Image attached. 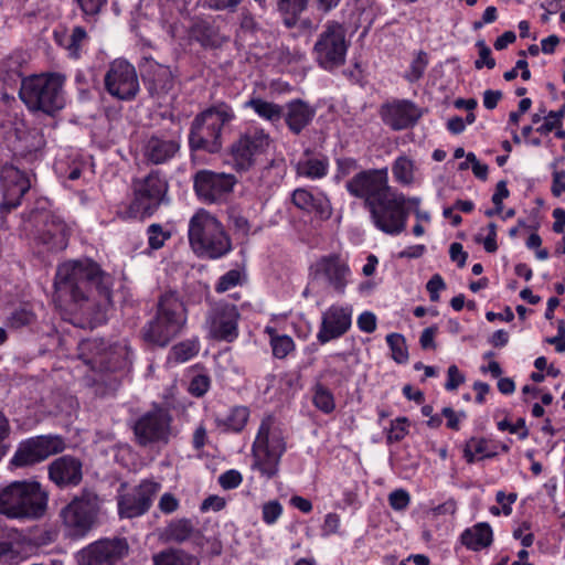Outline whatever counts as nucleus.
Wrapping results in <instances>:
<instances>
[{"label": "nucleus", "mask_w": 565, "mask_h": 565, "mask_svg": "<svg viewBox=\"0 0 565 565\" xmlns=\"http://www.w3.org/2000/svg\"><path fill=\"white\" fill-rule=\"evenodd\" d=\"M113 278L90 259L70 260L56 270L54 301L68 313H81L89 324L105 321L111 305Z\"/></svg>", "instance_id": "nucleus-1"}, {"label": "nucleus", "mask_w": 565, "mask_h": 565, "mask_svg": "<svg viewBox=\"0 0 565 565\" xmlns=\"http://www.w3.org/2000/svg\"><path fill=\"white\" fill-rule=\"evenodd\" d=\"M49 504V492L36 480L13 481L0 489V514L9 519L39 520Z\"/></svg>", "instance_id": "nucleus-2"}, {"label": "nucleus", "mask_w": 565, "mask_h": 565, "mask_svg": "<svg viewBox=\"0 0 565 565\" xmlns=\"http://www.w3.org/2000/svg\"><path fill=\"white\" fill-rule=\"evenodd\" d=\"M286 448V438L280 425L274 416H266L253 443V467L267 479L274 478L278 475L280 459Z\"/></svg>", "instance_id": "nucleus-3"}, {"label": "nucleus", "mask_w": 565, "mask_h": 565, "mask_svg": "<svg viewBox=\"0 0 565 565\" xmlns=\"http://www.w3.org/2000/svg\"><path fill=\"white\" fill-rule=\"evenodd\" d=\"M188 234L192 249L202 257L216 259L232 248L223 225L205 210H199L190 218Z\"/></svg>", "instance_id": "nucleus-4"}, {"label": "nucleus", "mask_w": 565, "mask_h": 565, "mask_svg": "<svg viewBox=\"0 0 565 565\" xmlns=\"http://www.w3.org/2000/svg\"><path fill=\"white\" fill-rule=\"evenodd\" d=\"M233 108L225 103H217L194 118L189 136L192 149L217 152L222 147V131L235 119Z\"/></svg>", "instance_id": "nucleus-5"}, {"label": "nucleus", "mask_w": 565, "mask_h": 565, "mask_svg": "<svg viewBox=\"0 0 565 565\" xmlns=\"http://www.w3.org/2000/svg\"><path fill=\"white\" fill-rule=\"evenodd\" d=\"M64 76L42 74L22 82L20 97L31 110L53 114L64 107Z\"/></svg>", "instance_id": "nucleus-6"}, {"label": "nucleus", "mask_w": 565, "mask_h": 565, "mask_svg": "<svg viewBox=\"0 0 565 565\" xmlns=\"http://www.w3.org/2000/svg\"><path fill=\"white\" fill-rule=\"evenodd\" d=\"M185 321L183 302L173 294L164 295L160 299L156 319L143 330V340L162 348L180 332Z\"/></svg>", "instance_id": "nucleus-7"}, {"label": "nucleus", "mask_w": 565, "mask_h": 565, "mask_svg": "<svg viewBox=\"0 0 565 565\" xmlns=\"http://www.w3.org/2000/svg\"><path fill=\"white\" fill-rule=\"evenodd\" d=\"M99 510L100 499L97 493L83 489L60 512L65 535L70 539L84 537L96 524Z\"/></svg>", "instance_id": "nucleus-8"}, {"label": "nucleus", "mask_w": 565, "mask_h": 565, "mask_svg": "<svg viewBox=\"0 0 565 565\" xmlns=\"http://www.w3.org/2000/svg\"><path fill=\"white\" fill-rule=\"evenodd\" d=\"M367 211L372 224L387 235L396 236L406 228L408 210L405 209V195L397 190L391 191Z\"/></svg>", "instance_id": "nucleus-9"}, {"label": "nucleus", "mask_w": 565, "mask_h": 565, "mask_svg": "<svg viewBox=\"0 0 565 565\" xmlns=\"http://www.w3.org/2000/svg\"><path fill=\"white\" fill-rule=\"evenodd\" d=\"M349 42L344 26L335 21L326 23L313 46L317 63L324 70H334L345 62Z\"/></svg>", "instance_id": "nucleus-10"}, {"label": "nucleus", "mask_w": 565, "mask_h": 565, "mask_svg": "<svg viewBox=\"0 0 565 565\" xmlns=\"http://www.w3.org/2000/svg\"><path fill=\"white\" fill-rule=\"evenodd\" d=\"M134 434L142 447L167 445L173 436L172 415L169 409L154 405L135 422Z\"/></svg>", "instance_id": "nucleus-11"}, {"label": "nucleus", "mask_w": 565, "mask_h": 565, "mask_svg": "<svg viewBox=\"0 0 565 565\" xmlns=\"http://www.w3.org/2000/svg\"><path fill=\"white\" fill-rule=\"evenodd\" d=\"M350 195L361 199L366 210L394 189L388 184L387 169H369L356 172L347 183Z\"/></svg>", "instance_id": "nucleus-12"}, {"label": "nucleus", "mask_w": 565, "mask_h": 565, "mask_svg": "<svg viewBox=\"0 0 565 565\" xmlns=\"http://www.w3.org/2000/svg\"><path fill=\"white\" fill-rule=\"evenodd\" d=\"M271 138L263 128L252 127L232 145L231 156L236 170L252 168L270 148Z\"/></svg>", "instance_id": "nucleus-13"}, {"label": "nucleus", "mask_w": 565, "mask_h": 565, "mask_svg": "<svg viewBox=\"0 0 565 565\" xmlns=\"http://www.w3.org/2000/svg\"><path fill=\"white\" fill-rule=\"evenodd\" d=\"M168 183L159 172H151L134 182V201L130 212L135 217L150 215L161 204Z\"/></svg>", "instance_id": "nucleus-14"}, {"label": "nucleus", "mask_w": 565, "mask_h": 565, "mask_svg": "<svg viewBox=\"0 0 565 565\" xmlns=\"http://www.w3.org/2000/svg\"><path fill=\"white\" fill-rule=\"evenodd\" d=\"M65 448V440L58 435L32 437L20 443L10 463L15 468L32 466L61 454Z\"/></svg>", "instance_id": "nucleus-15"}, {"label": "nucleus", "mask_w": 565, "mask_h": 565, "mask_svg": "<svg viewBox=\"0 0 565 565\" xmlns=\"http://www.w3.org/2000/svg\"><path fill=\"white\" fill-rule=\"evenodd\" d=\"M312 280L322 281L338 295H344L352 271L348 260L338 254L324 255L310 266Z\"/></svg>", "instance_id": "nucleus-16"}, {"label": "nucleus", "mask_w": 565, "mask_h": 565, "mask_svg": "<svg viewBox=\"0 0 565 565\" xmlns=\"http://www.w3.org/2000/svg\"><path fill=\"white\" fill-rule=\"evenodd\" d=\"M129 544L124 537L102 539L82 548L78 565H116L128 555Z\"/></svg>", "instance_id": "nucleus-17"}, {"label": "nucleus", "mask_w": 565, "mask_h": 565, "mask_svg": "<svg viewBox=\"0 0 565 565\" xmlns=\"http://www.w3.org/2000/svg\"><path fill=\"white\" fill-rule=\"evenodd\" d=\"M161 489L153 480H142L138 486L117 497L118 514L122 519H134L146 514Z\"/></svg>", "instance_id": "nucleus-18"}, {"label": "nucleus", "mask_w": 565, "mask_h": 565, "mask_svg": "<svg viewBox=\"0 0 565 565\" xmlns=\"http://www.w3.org/2000/svg\"><path fill=\"white\" fill-rule=\"evenodd\" d=\"M29 222L36 226L35 237L47 245L50 249L61 250L67 246L72 226L60 215L43 211L35 212L32 213Z\"/></svg>", "instance_id": "nucleus-19"}, {"label": "nucleus", "mask_w": 565, "mask_h": 565, "mask_svg": "<svg viewBox=\"0 0 565 565\" xmlns=\"http://www.w3.org/2000/svg\"><path fill=\"white\" fill-rule=\"evenodd\" d=\"M107 92L118 99H130L139 90L135 67L125 60H115L105 75Z\"/></svg>", "instance_id": "nucleus-20"}, {"label": "nucleus", "mask_w": 565, "mask_h": 565, "mask_svg": "<svg viewBox=\"0 0 565 565\" xmlns=\"http://www.w3.org/2000/svg\"><path fill=\"white\" fill-rule=\"evenodd\" d=\"M239 312L230 303H217L209 312L206 319L207 334L216 340L234 341L238 335Z\"/></svg>", "instance_id": "nucleus-21"}, {"label": "nucleus", "mask_w": 565, "mask_h": 565, "mask_svg": "<svg viewBox=\"0 0 565 565\" xmlns=\"http://www.w3.org/2000/svg\"><path fill=\"white\" fill-rule=\"evenodd\" d=\"M180 145L179 130L159 131L145 139L141 153L146 161L153 164H163L178 154Z\"/></svg>", "instance_id": "nucleus-22"}, {"label": "nucleus", "mask_w": 565, "mask_h": 565, "mask_svg": "<svg viewBox=\"0 0 565 565\" xmlns=\"http://www.w3.org/2000/svg\"><path fill=\"white\" fill-rule=\"evenodd\" d=\"M234 184L235 178L226 173L202 170L194 177L195 193L205 203L223 201L232 192Z\"/></svg>", "instance_id": "nucleus-23"}, {"label": "nucleus", "mask_w": 565, "mask_h": 565, "mask_svg": "<svg viewBox=\"0 0 565 565\" xmlns=\"http://www.w3.org/2000/svg\"><path fill=\"white\" fill-rule=\"evenodd\" d=\"M30 188L31 181L24 172L12 164H4L0 170V209L17 207Z\"/></svg>", "instance_id": "nucleus-24"}, {"label": "nucleus", "mask_w": 565, "mask_h": 565, "mask_svg": "<svg viewBox=\"0 0 565 565\" xmlns=\"http://www.w3.org/2000/svg\"><path fill=\"white\" fill-rule=\"evenodd\" d=\"M352 323V307L350 305H332L322 316L321 329L318 332L320 342L326 343L345 333Z\"/></svg>", "instance_id": "nucleus-25"}, {"label": "nucleus", "mask_w": 565, "mask_h": 565, "mask_svg": "<svg viewBox=\"0 0 565 565\" xmlns=\"http://www.w3.org/2000/svg\"><path fill=\"white\" fill-rule=\"evenodd\" d=\"M49 479L58 488L76 487L83 479L82 461L65 455L54 459L47 467Z\"/></svg>", "instance_id": "nucleus-26"}, {"label": "nucleus", "mask_w": 565, "mask_h": 565, "mask_svg": "<svg viewBox=\"0 0 565 565\" xmlns=\"http://www.w3.org/2000/svg\"><path fill=\"white\" fill-rule=\"evenodd\" d=\"M291 200L298 209L313 213L320 218H329L331 216V203L323 192H313L305 188H299L292 192Z\"/></svg>", "instance_id": "nucleus-27"}, {"label": "nucleus", "mask_w": 565, "mask_h": 565, "mask_svg": "<svg viewBox=\"0 0 565 565\" xmlns=\"http://www.w3.org/2000/svg\"><path fill=\"white\" fill-rule=\"evenodd\" d=\"M392 174L396 183L402 186H417L423 182L420 164L414 156L401 152L392 162Z\"/></svg>", "instance_id": "nucleus-28"}, {"label": "nucleus", "mask_w": 565, "mask_h": 565, "mask_svg": "<svg viewBox=\"0 0 565 565\" xmlns=\"http://www.w3.org/2000/svg\"><path fill=\"white\" fill-rule=\"evenodd\" d=\"M418 117L417 108L406 100L388 104L382 109L383 121L394 130L408 128L416 122Z\"/></svg>", "instance_id": "nucleus-29"}, {"label": "nucleus", "mask_w": 565, "mask_h": 565, "mask_svg": "<svg viewBox=\"0 0 565 565\" xmlns=\"http://www.w3.org/2000/svg\"><path fill=\"white\" fill-rule=\"evenodd\" d=\"M162 537L167 542L178 544L186 541L192 542L196 546H202V532L193 524L192 520L182 518L172 520L163 530Z\"/></svg>", "instance_id": "nucleus-30"}, {"label": "nucleus", "mask_w": 565, "mask_h": 565, "mask_svg": "<svg viewBox=\"0 0 565 565\" xmlns=\"http://www.w3.org/2000/svg\"><path fill=\"white\" fill-rule=\"evenodd\" d=\"M286 109L284 117L288 128L294 134H300L310 124L316 114L313 107L300 99L289 102Z\"/></svg>", "instance_id": "nucleus-31"}, {"label": "nucleus", "mask_w": 565, "mask_h": 565, "mask_svg": "<svg viewBox=\"0 0 565 565\" xmlns=\"http://www.w3.org/2000/svg\"><path fill=\"white\" fill-rule=\"evenodd\" d=\"M57 45L63 47L71 58H79L82 49L87 42V33L84 28L75 26L71 34L65 30H55L53 33Z\"/></svg>", "instance_id": "nucleus-32"}, {"label": "nucleus", "mask_w": 565, "mask_h": 565, "mask_svg": "<svg viewBox=\"0 0 565 565\" xmlns=\"http://www.w3.org/2000/svg\"><path fill=\"white\" fill-rule=\"evenodd\" d=\"M492 529L486 522L478 523L461 534L462 544L472 551L486 548L492 544Z\"/></svg>", "instance_id": "nucleus-33"}, {"label": "nucleus", "mask_w": 565, "mask_h": 565, "mask_svg": "<svg viewBox=\"0 0 565 565\" xmlns=\"http://www.w3.org/2000/svg\"><path fill=\"white\" fill-rule=\"evenodd\" d=\"M329 171V160L324 156H308L296 164L297 175L310 180L324 178Z\"/></svg>", "instance_id": "nucleus-34"}, {"label": "nucleus", "mask_w": 565, "mask_h": 565, "mask_svg": "<svg viewBox=\"0 0 565 565\" xmlns=\"http://www.w3.org/2000/svg\"><path fill=\"white\" fill-rule=\"evenodd\" d=\"M245 108H250L264 120L271 124L279 122L284 117V107L259 97H253L244 103Z\"/></svg>", "instance_id": "nucleus-35"}, {"label": "nucleus", "mask_w": 565, "mask_h": 565, "mask_svg": "<svg viewBox=\"0 0 565 565\" xmlns=\"http://www.w3.org/2000/svg\"><path fill=\"white\" fill-rule=\"evenodd\" d=\"M154 565H199L198 559L182 550L169 548L153 555Z\"/></svg>", "instance_id": "nucleus-36"}, {"label": "nucleus", "mask_w": 565, "mask_h": 565, "mask_svg": "<svg viewBox=\"0 0 565 565\" xmlns=\"http://www.w3.org/2000/svg\"><path fill=\"white\" fill-rule=\"evenodd\" d=\"M249 417V409L246 406H235L231 408L224 418H217V425L225 427L226 430L238 433L243 430Z\"/></svg>", "instance_id": "nucleus-37"}, {"label": "nucleus", "mask_w": 565, "mask_h": 565, "mask_svg": "<svg viewBox=\"0 0 565 565\" xmlns=\"http://www.w3.org/2000/svg\"><path fill=\"white\" fill-rule=\"evenodd\" d=\"M84 363L94 372L105 374L115 372L122 364V360L118 355H89Z\"/></svg>", "instance_id": "nucleus-38"}, {"label": "nucleus", "mask_w": 565, "mask_h": 565, "mask_svg": "<svg viewBox=\"0 0 565 565\" xmlns=\"http://www.w3.org/2000/svg\"><path fill=\"white\" fill-rule=\"evenodd\" d=\"M312 392V403L319 411L324 414H330L335 409L333 393L328 387L321 383H317Z\"/></svg>", "instance_id": "nucleus-39"}, {"label": "nucleus", "mask_w": 565, "mask_h": 565, "mask_svg": "<svg viewBox=\"0 0 565 565\" xmlns=\"http://www.w3.org/2000/svg\"><path fill=\"white\" fill-rule=\"evenodd\" d=\"M494 454L488 452V441L484 438H470L463 448V456L467 462L472 463L476 460L477 456L482 458H490Z\"/></svg>", "instance_id": "nucleus-40"}, {"label": "nucleus", "mask_w": 565, "mask_h": 565, "mask_svg": "<svg viewBox=\"0 0 565 565\" xmlns=\"http://www.w3.org/2000/svg\"><path fill=\"white\" fill-rule=\"evenodd\" d=\"M82 353H117L118 351L127 350L126 345L118 347V344H110L103 339L84 340L78 344Z\"/></svg>", "instance_id": "nucleus-41"}, {"label": "nucleus", "mask_w": 565, "mask_h": 565, "mask_svg": "<svg viewBox=\"0 0 565 565\" xmlns=\"http://www.w3.org/2000/svg\"><path fill=\"white\" fill-rule=\"evenodd\" d=\"M246 279L245 273L239 269H231L218 278L215 285V291L218 294L226 292L237 286L244 284Z\"/></svg>", "instance_id": "nucleus-42"}, {"label": "nucleus", "mask_w": 565, "mask_h": 565, "mask_svg": "<svg viewBox=\"0 0 565 565\" xmlns=\"http://www.w3.org/2000/svg\"><path fill=\"white\" fill-rule=\"evenodd\" d=\"M34 321L35 315L26 305L14 309L7 318L8 326L14 329L31 326Z\"/></svg>", "instance_id": "nucleus-43"}, {"label": "nucleus", "mask_w": 565, "mask_h": 565, "mask_svg": "<svg viewBox=\"0 0 565 565\" xmlns=\"http://www.w3.org/2000/svg\"><path fill=\"white\" fill-rule=\"evenodd\" d=\"M265 331L269 334L273 353H290L294 351L295 344L290 337L276 334L274 329L269 327Z\"/></svg>", "instance_id": "nucleus-44"}, {"label": "nucleus", "mask_w": 565, "mask_h": 565, "mask_svg": "<svg viewBox=\"0 0 565 565\" xmlns=\"http://www.w3.org/2000/svg\"><path fill=\"white\" fill-rule=\"evenodd\" d=\"M148 243L152 249L161 248L166 241L170 238L171 233L159 224H152L148 227Z\"/></svg>", "instance_id": "nucleus-45"}, {"label": "nucleus", "mask_w": 565, "mask_h": 565, "mask_svg": "<svg viewBox=\"0 0 565 565\" xmlns=\"http://www.w3.org/2000/svg\"><path fill=\"white\" fill-rule=\"evenodd\" d=\"M408 434V419L399 417L392 422L391 428L387 434L388 443H397L405 438Z\"/></svg>", "instance_id": "nucleus-46"}, {"label": "nucleus", "mask_w": 565, "mask_h": 565, "mask_svg": "<svg viewBox=\"0 0 565 565\" xmlns=\"http://www.w3.org/2000/svg\"><path fill=\"white\" fill-rule=\"evenodd\" d=\"M427 63V55L423 52L418 53L417 56L413 60L409 71L406 73V78L409 82L418 81L423 76Z\"/></svg>", "instance_id": "nucleus-47"}, {"label": "nucleus", "mask_w": 565, "mask_h": 565, "mask_svg": "<svg viewBox=\"0 0 565 565\" xmlns=\"http://www.w3.org/2000/svg\"><path fill=\"white\" fill-rule=\"evenodd\" d=\"M282 507L277 500L266 502L262 509L263 521L266 524H274L280 518Z\"/></svg>", "instance_id": "nucleus-48"}, {"label": "nucleus", "mask_w": 565, "mask_h": 565, "mask_svg": "<svg viewBox=\"0 0 565 565\" xmlns=\"http://www.w3.org/2000/svg\"><path fill=\"white\" fill-rule=\"evenodd\" d=\"M498 428L502 431L509 430L511 434H518L521 440L529 437V429L525 425L524 418H519L515 424H511L507 419H503L498 423Z\"/></svg>", "instance_id": "nucleus-49"}, {"label": "nucleus", "mask_w": 565, "mask_h": 565, "mask_svg": "<svg viewBox=\"0 0 565 565\" xmlns=\"http://www.w3.org/2000/svg\"><path fill=\"white\" fill-rule=\"evenodd\" d=\"M563 111H550L545 118L544 122L536 128V131L546 135L552 130L559 128L562 126Z\"/></svg>", "instance_id": "nucleus-50"}, {"label": "nucleus", "mask_w": 565, "mask_h": 565, "mask_svg": "<svg viewBox=\"0 0 565 565\" xmlns=\"http://www.w3.org/2000/svg\"><path fill=\"white\" fill-rule=\"evenodd\" d=\"M0 134L9 148L13 151H20V147L17 143L22 139V131L18 126L11 129L7 128L6 125H2Z\"/></svg>", "instance_id": "nucleus-51"}, {"label": "nucleus", "mask_w": 565, "mask_h": 565, "mask_svg": "<svg viewBox=\"0 0 565 565\" xmlns=\"http://www.w3.org/2000/svg\"><path fill=\"white\" fill-rule=\"evenodd\" d=\"M388 502L392 509L396 511H403L408 507L411 502V497L407 491L398 489L390 493Z\"/></svg>", "instance_id": "nucleus-52"}, {"label": "nucleus", "mask_w": 565, "mask_h": 565, "mask_svg": "<svg viewBox=\"0 0 565 565\" xmlns=\"http://www.w3.org/2000/svg\"><path fill=\"white\" fill-rule=\"evenodd\" d=\"M243 481L241 472L237 470H227L218 477L220 486L225 490L237 488Z\"/></svg>", "instance_id": "nucleus-53"}, {"label": "nucleus", "mask_w": 565, "mask_h": 565, "mask_svg": "<svg viewBox=\"0 0 565 565\" xmlns=\"http://www.w3.org/2000/svg\"><path fill=\"white\" fill-rule=\"evenodd\" d=\"M359 168L358 161L353 158H340L337 160L335 179L340 180L348 177L350 173L356 171Z\"/></svg>", "instance_id": "nucleus-54"}, {"label": "nucleus", "mask_w": 565, "mask_h": 565, "mask_svg": "<svg viewBox=\"0 0 565 565\" xmlns=\"http://www.w3.org/2000/svg\"><path fill=\"white\" fill-rule=\"evenodd\" d=\"M210 388V379L206 375H195L189 385V392L196 397L203 396Z\"/></svg>", "instance_id": "nucleus-55"}, {"label": "nucleus", "mask_w": 565, "mask_h": 565, "mask_svg": "<svg viewBox=\"0 0 565 565\" xmlns=\"http://www.w3.org/2000/svg\"><path fill=\"white\" fill-rule=\"evenodd\" d=\"M486 231H487V235L483 238L478 237L477 242L482 243L483 248L488 253H494L498 249V244H497V225L494 223H490L487 226Z\"/></svg>", "instance_id": "nucleus-56"}, {"label": "nucleus", "mask_w": 565, "mask_h": 565, "mask_svg": "<svg viewBox=\"0 0 565 565\" xmlns=\"http://www.w3.org/2000/svg\"><path fill=\"white\" fill-rule=\"evenodd\" d=\"M179 500L174 494L170 492H166L161 495L158 508L164 514H171L179 509Z\"/></svg>", "instance_id": "nucleus-57"}, {"label": "nucleus", "mask_w": 565, "mask_h": 565, "mask_svg": "<svg viewBox=\"0 0 565 565\" xmlns=\"http://www.w3.org/2000/svg\"><path fill=\"white\" fill-rule=\"evenodd\" d=\"M445 288L446 284L443 277L438 274L434 275L426 285V289L429 292V298L434 302L439 300V292Z\"/></svg>", "instance_id": "nucleus-58"}, {"label": "nucleus", "mask_w": 565, "mask_h": 565, "mask_svg": "<svg viewBox=\"0 0 565 565\" xmlns=\"http://www.w3.org/2000/svg\"><path fill=\"white\" fill-rule=\"evenodd\" d=\"M465 382L463 374L459 371L457 365H450L447 371V382L445 384L446 390L455 391Z\"/></svg>", "instance_id": "nucleus-59"}, {"label": "nucleus", "mask_w": 565, "mask_h": 565, "mask_svg": "<svg viewBox=\"0 0 565 565\" xmlns=\"http://www.w3.org/2000/svg\"><path fill=\"white\" fill-rule=\"evenodd\" d=\"M358 327L361 331L371 333L376 329V317L371 311H364L358 317Z\"/></svg>", "instance_id": "nucleus-60"}, {"label": "nucleus", "mask_w": 565, "mask_h": 565, "mask_svg": "<svg viewBox=\"0 0 565 565\" xmlns=\"http://www.w3.org/2000/svg\"><path fill=\"white\" fill-rule=\"evenodd\" d=\"M438 328L436 326L428 327L423 330L419 337V343L423 350H435V338Z\"/></svg>", "instance_id": "nucleus-61"}, {"label": "nucleus", "mask_w": 565, "mask_h": 565, "mask_svg": "<svg viewBox=\"0 0 565 565\" xmlns=\"http://www.w3.org/2000/svg\"><path fill=\"white\" fill-rule=\"evenodd\" d=\"M306 6L307 0H279V9L292 15L299 14Z\"/></svg>", "instance_id": "nucleus-62"}, {"label": "nucleus", "mask_w": 565, "mask_h": 565, "mask_svg": "<svg viewBox=\"0 0 565 565\" xmlns=\"http://www.w3.org/2000/svg\"><path fill=\"white\" fill-rule=\"evenodd\" d=\"M510 192L507 188V183L504 181H500L497 186L495 191L492 195V202L495 206V212H502L503 209V200L509 196Z\"/></svg>", "instance_id": "nucleus-63"}, {"label": "nucleus", "mask_w": 565, "mask_h": 565, "mask_svg": "<svg viewBox=\"0 0 565 565\" xmlns=\"http://www.w3.org/2000/svg\"><path fill=\"white\" fill-rule=\"evenodd\" d=\"M386 342L392 353H405L407 351L405 338L399 333H391L386 337Z\"/></svg>", "instance_id": "nucleus-64"}]
</instances>
